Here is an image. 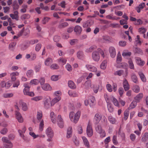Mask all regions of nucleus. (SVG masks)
Segmentation results:
<instances>
[{"label": "nucleus", "mask_w": 148, "mask_h": 148, "mask_svg": "<svg viewBox=\"0 0 148 148\" xmlns=\"http://www.w3.org/2000/svg\"><path fill=\"white\" fill-rule=\"evenodd\" d=\"M100 53L102 57L104 58L105 57L104 53L103 51L100 48H98L97 51H94L92 54V57L93 60L95 62L98 61L100 59Z\"/></svg>", "instance_id": "obj_1"}, {"label": "nucleus", "mask_w": 148, "mask_h": 148, "mask_svg": "<svg viewBox=\"0 0 148 148\" xmlns=\"http://www.w3.org/2000/svg\"><path fill=\"white\" fill-rule=\"evenodd\" d=\"M81 114V112L78 111L76 113L74 112H70L69 116L71 121L74 123H77L78 121Z\"/></svg>", "instance_id": "obj_2"}, {"label": "nucleus", "mask_w": 148, "mask_h": 148, "mask_svg": "<svg viewBox=\"0 0 148 148\" xmlns=\"http://www.w3.org/2000/svg\"><path fill=\"white\" fill-rule=\"evenodd\" d=\"M23 86L25 88L23 90V92L25 95H28L31 97L34 96V94L33 92H29L30 87L28 83H25Z\"/></svg>", "instance_id": "obj_3"}, {"label": "nucleus", "mask_w": 148, "mask_h": 148, "mask_svg": "<svg viewBox=\"0 0 148 148\" xmlns=\"http://www.w3.org/2000/svg\"><path fill=\"white\" fill-rule=\"evenodd\" d=\"M122 60L121 56L120 55H118L116 59L117 64H115V66L117 68H124L127 66L126 63H119L118 62H121Z\"/></svg>", "instance_id": "obj_4"}, {"label": "nucleus", "mask_w": 148, "mask_h": 148, "mask_svg": "<svg viewBox=\"0 0 148 148\" xmlns=\"http://www.w3.org/2000/svg\"><path fill=\"white\" fill-rule=\"evenodd\" d=\"M104 97L107 103V107L108 111L110 112H112L113 111L114 109L110 101L109 97L105 94L104 95Z\"/></svg>", "instance_id": "obj_5"}, {"label": "nucleus", "mask_w": 148, "mask_h": 148, "mask_svg": "<svg viewBox=\"0 0 148 148\" xmlns=\"http://www.w3.org/2000/svg\"><path fill=\"white\" fill-rule=\"evenodd\" d=\"M57 123L58 127L60 128H63L64 125L63 119L60 115H58L57 118Z\"/></svg>", "instance_id": "obj_6"}, {"label": "nucleus", "mask_w": 148, "mask_h": 148, "mask_svg": "<svg viewBox=\"0 0 148 148\" xmlns=\"http://www.w3.org/2000/svg\"><path fill=\"white\" fill-rule=\"evenodd\" d=\"M96 132L99 134L101 138H103L106 136V133L105 131L103 130L100 125H97L96 127Z\"/></svg>", "instance_id": "obj_7"}, {"label": "nucleus", "mask_w": 148, "mask_h": 148, "mask_svg": "<svg viewBox=\"0 0 148 148\" xmlns=\"http://www.w3.org/2000/svg\"><path fill=\"white\" fill-rule=\"evenodd\" d=\"M51 99L49 96L45 97L43 100L44 106L46 108H48L50 107Z\"/></svg>", "instance_id": "obj_8"}, {"label": "nucleus", "mask_w": 148, "mask_h": 148, "mask_svg": "<svg viewBox=\"0 0 148 148\" xmlns=\"http://www.w3.org/2000/svg\"><path fill=\"white\" fill-rule=\"evenodd\" d=\"M86 133L88 137L91 136L93 134L92 127L90 123H88L86 128Z\"/></svg>", "instance_id": "obj_9"}, {"label": "nucleus", "mask_w": 148, "mask_h": 148, "mask_svg": "<svg viewBox=\"0 0 148 148\" xmlns=\"http://www.w3.org/2000/svg\"><path fill=\"white\" fill-rule=\"evenodd\" d=\"M48 137L51 138H52L53 136V133L51 127H48L45 131Z\"/></svg>", "instance_id": "obj_10"}, {"label": "nucleus", "mask_w": 148, "mask_h": 148, "mask_svg": "<svg viewBox=\"0 0 148 148\" xmlns=\"http://www.w3.org/2000/svg\"><path fill=\"white\" fill-rule=\"evenodd\" d=\"M15 116L16 119L19 123H22L23 121V119L21 114L17 111L15 112Z\"/></svg>", "instance_id": "obj_11"}, {"label": "nucleus", "mask_w": 148, "mask_h": 148, "mask_svg": "<svg viewBox=\"0 0 148 148\" xmlns=\"http://www.w3.org/2000/svg\"><path fill=\"white\" fill-rule=\"evenodd\" d=\"M85 66L87 70L92 72H96L97 71V69L95 66L90 64H87Z\"/></svg>", "instance_id": "obj_12"}, {"label": "nucleus", "mask_w": 148, "mask_h": 148, "mask_svg": "<svg viewBox=\"0 0 148 148\" xmlns=\"http://www.w3.org/2000/svg\"><path fill=\"white\" fill-rule=\"evenodd\" d=\"M101 119V116L99 113H96L95 115L93 121L95 124H98Z\"/></svg>", "instance_id": "obj_13"}, {"label": "nucleus", "mask_w": 148, "mask_h": 148, "mask_svg": "<svg viewBox=\"0 0 148 148\" xmlns=\"http://www.w3.org/2000/svg\"><path fill=\"white\" fill-rule=\"evenodd\" d=\"M18 14V11L16 10L13 11V14H11L10 15L12 19H15L16 21H18L19 18Z\"/></svg>", "instance_id": "obj_14"}, {"label": "nucleus", "mask_w": 148, "mask_h": 148, "mask_svg": "<svg viewBox=\"0 0 148 148\" xmlns=\"http://www.w3.org/2000/svg\"><path fill=\"white\" fill-rule=\"evenodd\" d=\"M135 59L136 62L137 64L141 66L144 65L145 62L142 60L139 57H136Z\"/></svg>", "instance_id": "obj_15"}, {"label": "nucleus", "mask_w": 148, "mask_h": 148, "mask_svg": "<svg viewBox=\"0 0 148 148\" xmlns=\"http://www.w3.org/2000/svg\"><path fill=\"white\" fill-rule=\"evenodd\" d=\"M64 20L63 19H61L60 21L59 24L58 25V27L60 29H62L67 27L68 25V23L66 22H63Z\"/></svg>", "instance_id": "obj_16"}, {"label": "nucleus", "mask_w": 148, "mask_h": 148, "mask_svg": "<svg viewBox=\"0 0 148 148\" xmlns=\"http://www.w3.org/2000/svg\"><path fill=\"white\" fill-rule=\"evenodd\" d=\"M109 51L111 57L114 58L116 55V50L115 48L113 47H110L109 48Z\"/></svg>", "instance_id": "obj_17"}, {"label": "nucleus", "mask_w": 148, "mask_h": 148, "mask_svg": "<svg viewBox=\"0 0 148 148\" xmlns=\"http://www.w3.org/2000/svg\"><path fill=\"white\" fill-rule=\"evenodd\" d=\"M100 84H92L91 88L93 89L94 92L97 93L98 92V90L99 87L101 86V82H100Z\"/></svg>", "instance_id": "obj_18"}, {"label": "nucleus", "mask_w": 148, "mask_h": 148, "mask_svg": "<svg viewBox=\"0 0 148 148\" xmlns=\"http://www.w3.org/2000/svg\"><path fill=\"white\" fill-rule=\"evenodd\" d=\"M19 104L22 110L24 111H26L28 110V106L27 104L22 101H19Z\"/></svg>", "instance_id": "obj_19"}, {"label": "nucleus", "mask_w": 148, "mask_h": 148, "mask_svg": "<svg viewBox=\"0 0 148 148\" xmlns=\"http://www.w3.org/2000/svg\"><path fill=\"white\" fill-rule=\"evenodd\" d=\"M19 75V73L17 71L13 72L10 74L11 79L12 81H14L16 79V76Z\"/></svg>", "instance_id": "obj_20"}, {"label": "nucleus", "mask_w": 148, "mask_h": 148, "mask_svg": "<svg viewBox=\"0 0 148 148\" xmlns=\"http://www.w3.org/2000/svg\"><path fill=\"white\" fill-rule=\"evenodd\" d=\"M123 87L125 91L128 90L130 88L129 85L127 80L126 79H125L123 80Z\"/></svg>", "instance_id": "obj_21"}, {"label": "nucleus", "mask_w": 148, "mask_h": 148, "mask_svg": "<svg viewBox=\"0 0 148 148\" xmlns=\"http://www.w3.org/2000/svg\"><path fill=\"white\" fill-rule=\"evenodd\" d=\"M43 90L45 91L50 90H51L52 88L48 84H45L41 86Z\"/></svg>", "instance_id": "obj_22"}, {"label": "nucleus", "mask_w": 148, "mask_h": 148, "mask_svg": "<svg viewBox=\"0 0 148 148\" xmlns=\"http://www.w3.org/2000/svg\"><path fill=\"white\" fill-rule=\"evenodd\" d=\"M11 85L9 82L5 83L4 81L2 82L1 83V86L2 87H5L6 89L9 88Z\"/></svg>", "instance_id": "obj_23"}, {"label": "nucleus", "mask_w": 148, "mask_h": 148, "mask_svg": "<svg viewBox=\"0 0 148 148\" xmlns=\"http://www.w3.org/2000/svg\"><path fill=\"white\" fill-rule=\"evenodd\" d=\"M72 129L71 127H69L67 129L66 137L69 138L72 136Z\"/></svg>", "instance_id": "obj_24"}, {"label": "nucleus", "mask_w": 148, "mask_h": 148, "mask_svg": "<svg viewBox=\"0 0 148 148\" xmlns=\"http://www.w3.org/2000/svg\"><path fill=\"white\" fill-rule=\"evenodd\" d=\"M138 73L142 81L145 82L147 80L146 78L143 73L141 71H139Z\"/></svg>", "instance_id": "obj_25"}, {"label": "nucleus", "mask_w": 148, "mask_h": 148, "mask_svg": "<svg viewBox=\"0 0 148 148\" xmlns=\"http://www.w3.org/2000/svg\"><path fill=\"white\" fill-rule=\"evenodd\" d=\"M61 99V97H56L53 99L51 102V106H53L55 104L58 102Z\"/></svg>", "instance_id": "obj_26"}, {"label": "nucleus", "mask_w": 148, "mask_h": 148, "mask_svg": "<svg viewBox=\"0 0 148 148\" xmlns=\"http://www.w3.org/2000/svg\"><path fill=\"white\" fill-rule=\"evenodd\" d=\"M110 101L111 102V100H112L114 105L116 106L119 107V105L117 100L115 98L112 97H109Z\"/></svg>", "instance_id": "obj_27"}, {"label": "nucleus", "mask_w": 148, "mask_h": 148, "mask_svg": "<svg viewBox=\"0 0 148 148\" xmlns=\"http://www.w3.org/2000/svg\"><path fill=\"white\" fill-rule=\"evenodd\" d=\"M82 138L85 146L88 148L89 147L90 145L87 138L85 136H82Z\"/></svg>", "instance_id": "obj_28"}, {"label": "nucleus", "mask_w": 148, "mask_h": 148, "mask_svg": "<svg viewBox=\"0 0 148 148\" xmlns=\"http://www.w3.org/2000/svg\"><path fill=\"white\" fill-rule=\"evenodd\" d=\"M50 117L52 122L54 123L56 122V115L53 112H51L50 113Z\"/></svg>", "instance_id": "obj_29"}, {"label": "nucleus", "mask_w": 148, "mask_h": 148, "mask_svg": "<svg viewBox=\"0 0 148 148\" xmlns=\"http://www.w3.org/2000/svg\"><path fill=\"white\" fill-rule=\"evenodd\" d=\"M53 62V60L51 58H47L45 61V65L49 66Z\"/></svg>", "instance_id": "obj_30"}, {"label": "nucleus", "mask_w": 148, "mask_h": 148, "mask_svg": "<svg viewBox=\"0 0 148 148\" xmlns=\"http://www.w3.org/2000/svg\"><path fill=\"white\" fill-rule=\"evenodd\" d=\"M42 111L41 110H38L37 111L36 115L37 119L39 121L43 120L42 119Z\"/></svg>", "instance_id": "obj_31"}, {"label": "nucleus", "mask_w": 148, "mask_h": 148, "mask_svg": "<svg viewBox=\"0 0 148 148\" xmlns=\"http://www.w3.org/2000/svg\"><path fill=\"white\" fill-rule=\"evenodd\" d=\"M82 31V27L79 25H77L75 27L74 31L77 34H80Z\"/></svg>", "instance_id": "obj_32"}, {"label": "nucleus", "mask_w": 148, "mask_h": 148, "mask_svg": "<svg viewBox=\"0 0 148 148\" xmlns=\"http://www.w3.org/2000/svg\"><path fill=\"white\" fill-rule=\"evenodd\" d=\"M131 53L127 50H124L122 53V55L124 57L130 56L131 55Z\"/></svg>", "instance_id": "obj_33"}, {"label": "nucleus", "mask_w": 148, "mask_h": 148, "mask_svg": "<svg viewBox=\"0 0 148 148\" xmlns=\"http://www.w3.org/2000/svg\"><path fill=\"white\" fill-rule=\"evenodd\" d=\"M89 101V104L90 106H92L95 101V99L93 96H90L88 97Z\"/></svg>", "instance_id": "obj_34"}, {"label": "nucleus", "mask_w": 148, "mask_h": 148, "mask_svg": "<svg viewBox=\"0 0 148 148\" xmlns=\"http://www.w3.org/2000/svg\"><path fill=\"white\" fill-rule=\"evenodd\" d=\"M131 78L132 81L134 83H137L138 82V78L134 73H132L131 75Z\"/></svg>", "instance_id": "obj_35"}, {"label": "nucleus", "mask_w": 148, "mask_h": 148, "mask_svg": "<svg viewBox=\"0 0 148 148\" xmlns=\"http://www.w3.org/2000/svg\"><path fill=\"white\" fill-rule=\"evenodd\" d=\"M110 40V39L109 37L108 36H103V38L101 40V42H109Z\"/></svg>", "instance_id": "obj_36"}, {"label": "nucleus", "mask_w": 148, "mask_h": 148, "mask_svg": "<svg viewBox=\"0 0 148 148\" xmlns=\"http://www.w3.org/2000/svg\"><path fill=\"white\" fill-rule=\"evenodd\" d=\"M42 99L43 97L42 96H38L32 98L31 99L32 101L37 102L42 100Z\"/></svg>", "instance_id": "obj_37"}, {"label": "nucleus", "mask_w": 148, "mask_h": 148, "mask_svg": "<svg viewBox=\"0 0 148 148\" xmlns=\"http://www.w3.org/2000/svg\"><path fill=\"white\" fill-rule=\"evenodd\" d=\"M13 11H16V10L18 9L19 8V5L16 3V1H15L13 2Z\"/></svg>", "instance_id": "obj_38"}, {"label": "nucleus", "mask_w": 148, "mask_h": 148, "mask_svg": "<svg viewBox=\"0 0 148 148\" xmlns=\"http://www.w3.org/2000/svg\"><path fill=\"white\" fill-rule=\"evenodd\" d=\"M68 84L69 86L71 88L74 89L76 88V86L74 82L72 81L68 82Z\"/></svg>", "instance_id": "obj_39"}, {"label": "nucleus", "mask_w": 148, "mask_h": 148, "mask_svg": "<svg viewBox=\"0 0 148 148\" xmlns=\"http://www.w3.org/2000/svg\"><path fill=\"white\" fill-rule=\"evenodd\" d=\"M3 145L5 148H12L13 146V144L10 141L6 143L3 144Z\"/></svg>", "instance_id": "obj_40"}, {"label": "nucleus", "mask_w": 148, "mask_h": 148, "mask_svg": "<svg viewBox=\"0 0 148 148\" xmlns=\"http://www.w3.org/2000/svg\"><path fill=\"white\" fill-rule=\"evenodd\" d=\"M143 97V94L142 93H139L135 97V99L137 101H139Z\"/></svg>", "instance_id": "obj_41"}, {"label": "nucleus", "mask_w": 148, "mask_h": 148, "mask_svg": "<svg viewBox=\"0 0 148 148\" xmlns=\"http://www.w3.org/2000/svg\"><path fill=\"white\" fill-rule=\"evenodd\" d=\"M92 84L90 81H88L86 82L84 84L85 88H87L91 87Z\"/></svg>", "instance_id": "obj_42"}, {"label": "nucleus", "mask_w": 148, "mask_h": 148, "mask_svg": "<svg viewBox=\"0 0 148 148\" xmlns=\"http://www.w3.org/2000/svg\"><path fill=\"white\" fill-rule=\"evenodd\" d=\"M93 24V21H89L83 24V27H87L90 26Z\"/></svg>", "instance_id": "obj_43"}, {"label": "nucleus", "mask_w": 148, "mask_h": 148, "mask_svg": "<svg viewBox=\"0 0 148 148\" xmlns=\"http://www.w3.org/2000/svg\"><path fill=\"white\" fill-rule=\"evenodd\" d=\"M141 41L140 40V36L139 35H137L136 38H135L134 44L136 45H140L141 44Z\"/></svg>", "instance_id": "obj_44"}, {"label": "nucleus", "mask_w": 148, "mask_h": 148, "mask_svg": "<svg viewBox=\"0 0 148 148\" xmlns=\"http://www.w3.org/2000/svg\"><path fill=\"white\" fill-rule=\"evenodd\" d=\"M16 42H12L10 43L8 46L9 49L12 51L13 50L14 47L16 45Z\"/></svg>", "instance_id": "obj_45"}, {"label": "nucleus", "mask_w": 148, "mask_h": 148, "mask_svg": "<svg viewBox=\"0 0 148 148\" xmlns=\"http://www.w3.org/2000/svg\"><path fill=\"white\" fill-rule=\"evenodd\" d=\"M34 73V72L33 70H29L27 71L26 75L27 77H30L33 75Z\"/></svg>", "instance_id": "obj_46"}, {"label": "nucleus", "mask_w": 148, "mask_h": 148, "mask_svg": "<svg viewBox=\"0 0 148 148\" xmlns=\"http://www.w3.org/2000/svg\"><path fill=\"white\" fill-rule=\"evenodd\" d=\"M123 73L124 71L123 70H121L115 71L114 73V74L115 75L121 76L123 74Z\"/></svg>", "instance_id": "obj_47"}, {"label": "nucleus", "mask_w": 148, "mask_h": 148, "mask_svg": "<svg viewBox=\"0 0 148 148\" xmlns=\"http://www.w3.org/2000/svg\"><path fill=\"white\" fill-rule=\"evenodd\" d=\"M134 51L135 53H138L140 55H142L143 54L142 51L139 48H135L134 50Z\"/></svg>", "instance_id": "obj_48"}, {"label": "nucleus", "mask_w": 148, "mask_h": 148, "mask_svg": "<svg viewBox=\"0 0 148 148\" xmlns=\"http://www.w3.org/2000/svg\"><path fill=\"white\" fill-rule=\"evenodd\" d=\"M137 105V102L135 101H133L130 104L128 109H132L134 108Z\"/></svg>", "instance_id": "obj_49"}, {"label": "nucleus", "mask_w": 148, "mask_h": 148, "mask_svg": "<svg viewBox=\"0 0 148 148\" xmlns=\"http://www.w3.org/2000/svg\"><path fill=\"white\" fill-rule=\"evenodd\" d=\"M148 138V133H145L142 136V140L143 142L146 141Z\"/></svg>", "instance_id": "obj_50"}, {"label": "nucleus", "mask_w": 148, "mask_h": 148, "mask_svg": "<svg viewBox=\"0 0 148 148\" xmlns=\"http://www.w3.org/2000/svg\"><path fill=\"white\" fill-rule=\"evenodd\" d=\"M128 63L130 68L131 69H134V66L132 60L131 59L129 60Z\"/></svg>", "instance_id": "obj_51"}, {"label": "nucleus", "mask_w": 148, "mask_h": 148, "mask_svg": "<svg viewBox=\"0 0 148 148\" xmlns=\"http://www.w3.org/2000/svg\"><path fill=\"white\" fill-rule=\"evenodd\" d=\"M26 130V128L25 127H24L22 129V131L21 130H18V132L20 136L22 137L23 138L24 137V135L23 134V133H24L25 132Z\"/></svg>", "instance_id": "obj_52"}, {"label": "nucleus", "mask_w": 148, "mask_h": 148, "mask_svg": "<svg viewBox=\"0 0 148 148\" xmlns=\"http://www.w3.org/2000/svg\"><path fill=\"white\" fill-rule=\"evenodd\" d=\"M40 122L39 127V130L42 131L43 130L44 126V121L43 120H41Z\"/></svg>", "instance_id": "obj_53"}, {"label": "nucleus", "mask_w": 148, "mask_h": 148, "mask_svg": "<svg viewBox=\"0 0 148 148\" xmlns=\"http://www.w3.org/2000/svg\"><path fill=\"white\" fill-rule=\"evenodd\" d=\"M133 91L136 93L138 92L140 90V87L138 85H135L133 87Z\"/></svg>", "instance_id": "obj_54"}, {"label": "nucleus", "mask_w": 148, "mask_h": 148, "mask_svg": "<svg viewBox=\"0 0 148 148\" xmlns=\"http://www.w3.org/2000/svg\"><path fill=\"white\" fill-rule=\"evenodd\" d=\"M107 66V62L106 61H103L100 65V68L103 69H105Z\"/></svg>", "instance_id": "obj_55"}, {"label": "nucleus", "mask_w": 148, "mask_h": 148, "mask_svg": "<svg viewBox=\"0 0 148 148\" xmlns=\"http://www.w3.org/2000/svg\"><path fill=\"white\" fill-rule=\"evenodd\" d=\"M108 119L110 123L112 124H114L116 122V119L115 118L111 116H110L108 117Z\"/></svg>", "instance_id": "obj_56"}, {"label": "nucleus", "mask_w": 148, "mask_h": 148, "mask_svg": "<svg viewBox=\"0 0 148 148\" xmlns=\"http://www.w3.org/2000/svg\"><path fill=\"white\" fill-rule=\"evenodd\" d=\"M22 8L21 9L20 11L21 12L25 13L26 11V9L27 8V6L25 4H23L22 6Z\"/></svg>", "instance_id": "obj_57"}, {"label": "nucleus", "mask_w": 148, "mask_h": 148, "mask_svg": "<svg viewBox=\"0 0 148 148\" xmlns=\"http://www.w3.org/2000/svg\"><path fill=\"white\" fill-rule=\"evenodd\" d=\"M30 17L29 15L28 14H23L21 16V18L22 20L29 19Z\"/></svg>", "instance_id": "obj_58"}, {"label": "nucleus", "mask_w": 148, "mask_h": 148, "mask_svg": "<svg viewBox=\"0 0 148 148\" xmlns=\"http://www.w3.org/2000/svg\"><path fill=\"white\" fill-rule=\"evenodd\" d=\"M13 94L11 93H5L3 95V97L6 98L11 97H13Z\"/></svg>", "instance_id": "obj_59"}, {"label": "nucleus", "mask_w": 148, "mask_h": 148, "mask_svg": "<svg viewBox=\"0 0 148 148\" xmlns=\"http://www.w3.org/2000/svg\"><path fill=\"white\" fill-rule=\"evenodd\" d=\"M50 68L53 70L57 69L59 68V66L56 64H53L50 66Z\"/></svg>", "instance_id": "obj_60"}, {"label": "nucleus", "mask_w": 148, "mask_h": 148, "mask_svg": "<svg viewBox=\"0 0 148 148\" xmlns=\"http://www.w3.org/2000/svg\"><path fill=\"white\" fill-rule=\"evenodd\" d=\"M83 52L82 51H79L77 53V57L78 58L81 59L83 57Z\"/></svg>", "instance_id": "obj_61"}, {"label": "nucleus", "mask_w": 148, "mask_h": 148, "mask_svg": "<svg viewBox=\"0 0 148 148\" xmlns=\"http://www.w3.org/2000/svg\"><path fill=\"white\" fill-rule=\"evenodd\" d=\"M58 75H53L51 77V80L53 81H56L58 79Z\"/></svg>", "instance_id": "obj_62"}, {"label": "nucleus", "mask_w": 148, "mask_h": 148, "mask_svg": "<svg viewBox=\"0 0 148 148\" xmlns=\"http://www.w3.org/2000/svg\"><path fill=\"white\" fill-rule=\"evenodd\" d=\"M147 29L144 27H141L139 28L138 32L140 34H144L146 32Z\"/></svg>", "instance_id": "obj_63"}, {"label": "nucleus", "mask_w": 148, "mask_h": 148, "mask_svg": "<svg viewBox=\"0 0 148 148\" xmlns=\"http://www.w3.org/2000/svg\"><path fill=\"white\" fill-rule=\"evenodd\" d=\"M69 95L71 97H75L77 96V94L74 92L69 91L68 92Z\"/></svg>", "instance_id": "obj_64"}]
</instances>
